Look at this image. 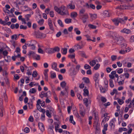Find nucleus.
Masks as SVG:
<instances>
[{"instance_id":"1","label":"nucleus","mask_w":134,"mask_h":134,"mask_svg":"<svg viewBox=\"0 0 134 134\" xmlns=\"http://www.w3.org/2000/svg\"><path fill=\"white\" fill-rule=\"evenodd\" d=\"M115 42L116 44H119L122 42L125 41L124 38L122 36H120L115 37L114 39Z\"/></svg>"},{"instance_id":"2","label":"nucleus","mask_w":134,"mask_h":134,"mask_svg":"<svg viewBox=\"0 0 134 134\" xmlns=\"http://www.w3.org/2000/svg\"><path fill=\"white\" fill-rule=\"evenodd\" d=\"M60 15H69L68 12L66 9V7L64 5H62L60 7Z\"/></svg>"},{"instance_id":"3","label":"nucleus","mask_w":134,"mask_h":134,"mask_svg":"<svg viewBox=\"0 0 134 134\" xmlns=\"http://www.w3.org/2000/svg\"><path fill=\"white\" fill-rule=\"evenodd\" d=\"M3 99L1 98L0 99V115L1 117L3 116V114L5 113V111L2 105Z\"/></svg>"},{"instance_id":"4","label":"nucleus","mask_w":134,"mask_h":134,"mask_svg":"<svg viewBox=\"0 0 134 134\" xmlns=\"http://www.w3.org/2000/svg\"><path fill=\"white\" fill-rule=\"evenodd\" d=\"M88 18V15L87 13L85 14L82 16H80V19L82 21L83 23H84L86 22Z\"/></svg>"},{"instance_id":"5","label":"nucleus","mask_w":134,"mask_h":134,"mask_svg":"<svg viewBox=\"0 0 134 134\" xmlns=\"http://www.w3.org/2000/svg\"><path fill=\"white\" fill-rule=\"evenodd\" d=\"M99 76V75L98 73H96L94 75L93 79L95 82V85L98 84L99 80L98 78Z\"/></svg>"},{"instance_id":"6","label":"nucleus","mask_w":134,"mask_h":134,"mask_svg":"<svg viewBox=\"0 0 134 134\" xmlns=\"http://www.w3.org/2000/svg\"><path fill=\"white\" fill-rule=\"evenodd\" d=\"M68 86H66L65 88V90L63 91H61L60 94V96L62 97L63 96H66L68 94Z\"/></svg>"},{"instance_id":"7","label":"nucleus","mask_w":134,"mask_h":134,"mask_svg":"<svg viewBox=\"0 0 134 134\" xmlns=\"http://www.w3.org/2000/svg\"><path fill=\"white\" fill-rule=\"evenodd\" d=\"M7 131L6 127L2 126L0 128V134H7Z\"/></svg>"},{"instance_id":"8","label":"nucleus","mask_w":134,"mask_h":134,"mask_svg":"<svg viewBox=\"0 0 134 134\" xmlns=\"http://www.w3.org/2000/svg\"><path fill=\"white\" fill-rule=\"evenodd\" d=\"M120 32L121 33L125 34H130L131 32V30L130 29L125 28H124V29L121 30Z\"/></svg>"},{"instance_id":"9","label":"nucleus","mask_w":134,"mask_h":134,"mask_svg":"<svg viewBox=\"0 0 134 134\" xmlns=\"http://www.w3.org/2000/svg\"><path fill=\"white\" fill-rule=\"evenodd\" d=\"M48 23L50 29L51 30H54V29L52 23V20L50 18L48 19Z\"/></svg>"},{"instance_id":"10","label":"nucleus","mask_w":134,"mask_h":134,"mask_svg":"<svg viewBox=\"0 0 134 134\" xmlns=\"http://www.w3.org/2000/svg\"><path fill=\"white\" fill-rule=\"evenodd\" d=\"M34 34L36 36V37L38 38H40L41 37H42L43 36V35H44L43 34L41 33L40 31L35 32Z\"/></svg>"},{"instance_id":"11","label":"nucleus","mask_w":134,"mask_h":134,"mask_svg":"<svg viewBox=\"0 0 134 134\" xmlns=\"http://www.w3.org/2000/svg\"><path fill=\"white\" fill-rule=\"evenodd\" d=\"M119 18V23L123 24H125L126 21L128 19V18L126 16H125L124 17V19L123 18Z\"/></svg>"},{"instance_id":"12","label":"nucleus","mask_w":134,"mask_h":134,"mask_svg":"<svg viewBox=\"0 0 134 134\" xmlns=\"http://www.w3.org/2000/svg\"><path fill=\"white\" fill-rule=\"evenodd\" d=\"M38 126L42 132H43L44 130V126L42 123L40 122H39Z\"/></svg>"},{"instance_id":"13","label":"nucleus","mask_w":134,"mask_h":134,"mask_svg":"<svg viewBox=\"0 0 134 134\" xmlns=\"http://www.w3.org/2000/svg\"><path fill=\"white\" fill-rule=\"evenodd\" d=\"M57 63L55 62L53 63L52 64V68L53 69L57 71H59V69L57 68Z\"/></svg>"},{"instance_id":"14","label":"nucleus","mask_w":134,"mask_h":134,"mask_svg":"<svg viewBox=\"0 0 134 134\" xmlns=\"http://www.w3.org/2000/svg\"><path fill=\"white\" fill-rule=\"evenodd\" d=\"M112 20L115 25L116 26H118L119 25V23H120L119 18L113 19Z\"/></svg>"},{"instance_id":"15","label":"nucleus","mask_w":134,"mask_h":134,"mask_svg":"<svg viewBox=\"0 0 134 134\" xmlns=\"http://www.w3.org/2000/svg\"><path fill=\"white\" fill-rule=\"evenodd\" d=\"M11 39L13 41L16 40L19 37L18 35L15 34L11 36Z\"/></svg>"},{"instance_id":"16","label":"nucleus","mask_w":134,"mask_h":134,"mask_svg":"<svg viewBox=\"0 0 134 134\" xmlns=\"http://www.w3.org/2000/svg\"><path fill=\"white\" fill-rule=\"evenodd\" d=\"M41 102V100L38 99L37 101V103L36 104V106L37 109L39 110L41 109L42 108L40 105V103Z\"/></svg>"},{"instance_id":"17","label":"nucleus","mask_w":134,"mask_h":134,"mask_svg":"<svg viewBox=\"0 0 134 134\" xmlns=\"http://www.w3.org/2000/svg\"><path fill=\"white\" fill-rule=\"evenodd\" d=\"M89 15L91 18V21H92L94 20L95 19L97 18V15L96 14H92L90 13Z\"/></svg>"},{"instance_id":"18","label":"nucleus","mask_w":134,"mask_h":134,"mask_svg":"<svg viewBox=\"0 0 134 134\" xmlns=\"http://www.w3.org/2000/svg\"><path fill=\"white\" fill-rule=\"evenodd\" d=\"M115 121V119H112L110 122L109 123V125L111 127V128L113 126V127H114V121Z\"/></svg>"},{"instance_id":"19","label":"nucleus","mask_w":134,"mask_h":134,"mask_svg":"<svg viewBox=\"0 0 134 134\" xmlns=\"http://www.w3.org/2000/svg\"><path fill=\"white\" fill-rule=\"evenodd\" d=\"M10 113L12 115L15 112V109L13 105H11L10 108Z\"/></svg>"},{"instance_id":"20","label":"nucleus","mask_w":134,"mask_h":134,"mask_svg":"<svg viewBox=\"0 0 134 134\" xmlns=\"http://www.w3.org/2000/svg\"><path fill=\"white\" fill-rule=\"evenodd\" d=\"M14 56H13L12 57V59L14 61H15L16 59V58L18 57H20V54L18 53L17 55H16L15 53H14Z\"/></svg>"},{"instance_id":"21","label":"nucleus","mask_w":134,"mask_h":134,"mask_svg":"<svg viewBox=\"0 0 134 134\" xmlns=\"http://www.w3.org/2000/svg\"><path fill=\"white\" fill-rule=\"evenodd\" d=\"M68 7H69V8L72 9H73L75 8V5L73 3H72V2L70 4H69L68 6Z\"/></svg>"},{"instance_id":"22","label":"nucleus","mask_w":134,"mask_h":134,"mask_svg":"<svg viewBox=\"0 0 134 134\" xmlns=\"http://www.w3.org/2000/svg\"><path fill=\"white\" fill-rule=\"evenodd\" d=\"M83 95L85 96H88L89 95L88 91L87 89H84V90Z\"/></svg>"},{"instance_id":"23","label":"nucleus","mask_w":134,"mask_h":134,"mask_svg":"<svg viewBox=\"0 0 134 134\" xmlns=\"http://www.w3.org/2000/svg\"><path fill=\"white\" fill-rule=\"evenodd\" d=\"M67 49L66 48H62L61 49L62 53L64 54H65L67 52Z\"/></svg>"},{"instance_id":"24","label":"nucleus","mask_w":134,"mask_h":134,"mask_svg":"<svg viewBox=\"0 0 134 134\" xmlns=\"http://www.w3.org/2000/svg\"><path fill=\"white\" fill-rule=\"evenodd\" d=\"M77 15V14L76 12H74L71 13V16L72 18L76 17Z\"/></svg>"},{"instance_id":"25","label":"nucleus","mask_w":134,"mask_h":134,"mask_svg":"<svg viewBox=\"0 0 134 134\" xmlns=\"http://www.w3.org/2000/svg\"><path fill=\"white\" fill-rule=\"evenodd\" d=\"M60 7L59 8H58L57 6H55L54 7V9L58 14H60Z\"/></svg>"},{"instance_id":"26","label":"nucleus","mask_w":134,"mask_h":134,"mask_svg":"<svg viewBox=\"0 0 134 134\" xmlns=\"http://www.w3.org/2000/svg\"><path fill=\"white\" fill-rule=\"evenodd\" d=\"M60 86L63 88H65L66 87V83L65 81H63L60 83Z\"/></svg>"},{"instance_id":"27","label":"nucleus","mask_w":134,"mask_h":134,"mask_svg":"<svg viewBox=\"0 0 134 134\" xmlns=\"http://www.w3.org/2000/svg\"><path fill=\"white\" fill-rule=\"evenodd\" d=\"M104 15L105 17H109L110 16V13L108 11L105 10L104 12Z\"/></svg>"},{"instance_id":"28","label":"nucleus","mask_w":134,"mask_h":134,"mask_svg":"<svg viewBox=\"0 0 134 134\" xmlns=\"http://www.w3.org/2000/svg\"><path fill=\"white\" fill-rule=\"evenodd\" d=\"M83 101L84 103L86 106L87 107L88 105V100L87 98H84L83 99Z\"/></svg>"},{"instance_id":"29","label":"nucleus","mask_w":134,"mask_h":134,"mask_svg":"<svg viewBox=\"0 0 134 134\" xmlns=\"http://www.w3.org/2000/svg\"><path fill=\"white\" fill-rule=\"evenodd\" d=\"M73 116H70V117L69 121H70L71 123H72L74 125L75 124V122L73 120Z\"/></svg>"},{"instance_id":"30","label":"nucleus","mask_w":134,"mask_h":134,"mask_svg":"<svg viewBox=\"0 0 134 134\" xmlns=\"http://www.w3.org/2000/svg\"><path fill=\"white\" fill-rule=\"evenodd\" d=\"M109 85L110 87L113 88L114 87V85L113 84V81L111 79H110L109 80Z\"/></svg>"},{"instance_id":"31","label":"nucleus","mask_w":134,"mask_h":134,"mask_svg":"<svg viewBox=\"0 0 134 134\" xmlns=\"http://www.w3.org/2000/svg\"><path fill=\"white\" fill-rule=\"evenodd\" d=\"M96 63V61L95 60H93L89 62V64L92 66H94Z\"/></svg>"},{"instance_id":"32","label":"nucleus","mask_w":134,"mask_h":134,"mask_svg":"<svg viewBox=\"0 0 134 134\" xmlns=\"http://www.w3.org/2000/svg\"><path fill=\"white\" fill-rule=\"evenodd\" d=\"M85 12V10L84 9H81L79 12V15H80V16H82V15H84V14H83Z\"/></svg>"},{"instance_id":"33","label":"nucleus","mask_w":134,"mask_h":134,"mask_svg":"<svg viewBox=\"0 0 134 134\" xmlns=\"http://www.w3.org/2000/svg\"><path fill=\"white\" fill-rule=\"evenodd\" d=\"M34 41V44H32L31 48V49L33 50H34L36 48L35 45L37 43V42L36 41Z\"/></svg>"},{"instance_id":"34","label":"nucleus","mask_w":134,"mask_h":134,"mask_svg":"<svg viewBox=\"0 0 134 134\" xmlns=\"http://www.w3.org/2000/svg\"><path fill=\"white\" fill-rule=\"evenodd\" d=\"M82 80L84 82L86 83H88L89 82V80L88 78L84 77L82 78Z\"/></svg>"},{"instance_id":"35","label":"nucleus","mask_w":134,"mask_h":134,"mask_svg":"<svg viewBox=\"0 0 134 134\" xmlns=\"http://www.w3.org/2000/svg\"><path fill=\"white\" fill-rule=\"evenodd\" d=\"M36 92V90L34 88H32L29 90V92L31 93L34 94Z\"/></svg>"},{"instance_id":"36","label":"nucleus","mask_w":134,"mask_h":134,"mask_svg":"<svg viewBox=\"0 0 134 134\" xmlns=\"http://www.w3.org/2000/svg\"><path fill=\"white\" fill-rule=\"evenodd\" d=\"M38 85V83H36L35 82H32L30 83L29 84V85L31 87H33L34 86Z\"/></svg>"},{"instance_id":"37","label":"nucleus","mask_w":134,"mask_h":134,"mask_svg":"<svg viewBox=\"0 0 134 134\" xmlns=\"http://www.w3.org/2000/svg\"><path fill=\"white\" fill-rule=\"evenodd\" d=\"M74 31L76 32V34L77 35H79L81 33L80 31L78 30V28H75L74 29Z\"/></svg>"},{"instance_id":"38","label":"nucleus","mask_w":134,"mask_h":134,"mask_svg":"<svg viewBox=\"0 0 134 134\" xmlns=\"http://www.w3.org/2000/svg\"><path fill=\"white\" fill-rule=\"evenodd\" d=\"M65 22L66 24L69 23L71 22V19L68 18L66 19L65 20Z\"/></svg>"},{"instance_id":"39","label":"nucleus","mask_w":134,"mask_h":134,"mask_svg":"<svg viewBox=\"0 0 134 134\" xmlns=\"http://www.w3.org/2000/svg\"><path fill=\"white\" fill-rule=\"evenodd\" d=\"M118 92L117 91L116 89H114L112 91L110 92V94L113 96L114 95V93L117 94Z\"/></svg>"},{"instance_id":"40","label":"nucleus","mask_w":134,"mask_h":134,"mask_svg":"<svg viewBox=\"0 0 134 134\" xmlns=\"http://www.w3.org/2000/svg\"><path fill=\"white\" fill-rule=\"evenodd\" d=\"M16 3V5H24L25 3L23 1H21L20 2H18V1H17Z\"/></svg>"},{"instance_id":"41","label":"nucleus","mask_w":134,"mask_h":134,"mask_svg":"<svg viewBox=\"0 0 134 134\" xmlns=\"http://www.w3.org/2000/svg\"><path fill=\"white\" fill-rule=\"evenodd\" d=\"M58 23L59 24V25L61 27H63L64 25L62 21L60 20H58Z\"/></svg>"},{"instance_id":"42","label":"nucleus","mask_w":134,"mask_h":134,"mask_svg":"<svg viewBox=\"0 0 134 134\" xmlns=\"http://www.w3.org/2000/svg\"><path fill=\"white\" fill-rule=\"evenodd\" d=\"M8 52L6 50H5L3 51L2 53H3V55H4V58H5L6 56H7V54H8Z\"/></svg>"},{"instance_id":"43","label":"nucleus","mask_w":134,"mask_h":134,"mask_svg":"<svg viewBox=\"0 0 134 134\" xmlns=\"http://www.w3.org/2000/svg\"><path fill=\"white\" fill-rule=\"evenodd\" d=\"M88 27L92 29H95L96 28V26L93 25L89 24L88 25Z\"/></svg>"},{"instance_id":"44","label":"nucleus","mask_w":134,"mask_h":134,"mask_svg":"<svg viewBox=\"0 0 134 134\" xmlns=\"http://www.w3.org/2000/svg\"><path fill=\"white\" fill-rule=\"evenodd\" d=\"M127 129L126 128H120L119 129V131L120 132H121L123 131H127Z\"/></svg>"},{"instance_id":"45","label":"nucleus","mask_w":134,"mask_h":134,"mask_svg":"<svg viewBox=\"0 0 134 134\" xmlns=\"http://www.w3.org/2000/svg\"><path fill=\"white\" fill-rule=\"evenodd\" d=\"M86 42L84 41H81L80 43H79L81 44V46L82 48L86 44Z\"/></svg>"},{"instance_id":"46","label":"nucleus","mask_w":134,"mask_h":134,"mask_svg":"<svg viewBox=\"0 0 134 134\" xmlns=\"http://www.w3.org/2000/svg\"><path fill=\"white\" fill-rule=\"evenodd\" d=\"M100 90L101 92L104 93L105 91H107V90L106 89L103 88L102 87H101L100 88Z\"/></svg>"},{"instance_id":"47","label":"nucleus","mask_w":134,"mask_h":134,"mask_svg":"<svg viewBox=\"0 0 134 134\" xmlns=\"http://www.w3.org/2000/svg\"><path fill=\"white\" fill-rule=\"evenodd\" d=\"M126 64H127L126 66L128 68H130L132 66V64L130 62H128L127 63V62H125L124 65Z\"/></svg>"},{"instance_id":"48","label":"nucleus","mask_w":134,"mask_h":134,"mask_svg":"<svg viewBox=\"0 0 134 134\" xmlns=\"http://www.w3.org/2000/svg\"><path fill=\"white\" fill-rule=\"evenodd\" d=\"M74 47H76L77 50H78L79 49H81L82 48L81 47V46L78 44L75 45L74 46Z\"/></svg>"},{"instance_id":"49","label":"nucleus","mask_w":134,"mask_h":134,"mask_svg":"<svg viewBox=\"0 0 134 134\" xmlns=\"http://www.w3.org/2000/svg\"><path fill=\"white\" fill-rule=\"evenodd\" d=\"M45 92H44V91H42L40 95V96L41 98H43L44 97H45Z\"/></svg>"},{"instance_id":"50","label":"nucleus","mask_w":134,"mask_h":134,"mask_svg":"<svg viewBox=\"0 0 134 134\" xmlns=\"http://www.w3.org/2000/svg\"><path fill=\"white\" fill-rule=\"evenodd\" d=\"M121 80V81H120L118 82V83L119 85H122L124 83L125 79H123Z\"/></svg>"},{"instance_id":"51","label":"nucleus","mask_w":134,"mask_h":134,"mask_svg":"<svg viewBox=\"0 0 134 134\" xmlns=\"http://www.w3.org/2000/svg\"><path fill=\"white\" fill-rule=\"evenodd\" d=\"M80 53L81 54L82 57H85L86 58H87V57L86 56V54L83 51H80Z\"/></svg>"},{"instance_id":"52","label":"nucleus","mask_w":134,"mask_h":134,"mask_svg":"<svg viewBox=\"0 0 134 134\" xmlns=\"http://www.w3.org/2000/svg\"><path fill=\"white\" fill-rule=\"evenodd\" d=\"M119 53L120 54H125L126 52L125 50L122 49L119 51Z\"/></svg>"},{"instance_id":"53","label":"nucleus","mask_w":134,"mask_h":134,"mask_svg":"<svg viewBox=\"0 0 134 134\" xmlns=\"http://www.w3.org/2000/svg\"><path fill=\"white\" fill-rule=\"evenodd\" d=\"M37 75V73L36 71H34L33 72V74H32L33 77H36Z\"/></svg>"},{"instance_id":"54","label":"nucleus","mask_w":134,"mask_h":134,"mask_svg":"<svg viewBox=\"0 0 134 134\" xmlns=\"http://www.w3.org/2000/svg\"><path fill=\"white\" fill-rule=\"evenodd\" d=\"M108 127V124L107 123L104 125L103 130L105 131H106L107 130V127Z\"/></svg>"},{"instance_id":"55","label":"nucleus","mask_w":134,"mask_h":134,"mask_svg":"<svg viewBox=\"0 0 134 134\" xmlns=\"http://www.w3.org/2000/svg\"><path fill=\"white\" fill-rule=\"evenodd\" d=\"M20 48L19 47H18L16 48V50L14 53H18V54L19 53L20 54Z\"/></svg>"},{"instance_id":"56","label":"nucleus","mask_w":134,"mask_h":134,"mask_svg":"<svg viewBox=\"0 0 134 134\" xmlns=\"http://www.w3.org/2000/svg\"><path fill=\"white\" fill-rule=\"evenodd\" d=\"M84 68L85 69H90L91 67L88 65L85 64L84 66Z\"/></svg>"},{"instance_id":"57","label":"nucleus","mask_w":134,"mask_h":134,"mask_svg":"<svg viewBox=\"0 0 134 134\" xmlns=\"http://www.w3.org/2000/svg\"><path fill=\"white\" fill-rule=\"evenodd\" d=\"M117 56L115 55H113L111 57V59L113 61H115L116 59Z\"/></svg>"},{"instance_id":"58","label":"nucleus","mask_w":134,"mask_h":134,"mask_svg":"<svg viewBox=\"0 0 134 134\" xmlns=\"http://www.w3.org/2000/svg\"><path fill=\"white\" fill-rule=\"evenodd\" d=\"M46 112V115L49 118L51 117V116L49 112V111L48 110H47Z\"/></svg>"},{"instance_id":"59","label":"nucleus","mask_w":134,"mask_h":134,"mask_svg":"<svg viewBox=\"0 0 134 134\" xmlns=\"http://www.w3.org/2000/svg\"><path fill=\"white\" fill-rule=\"evenodd\" d=\"M118 102L120 105H121L124 102V101L122 100L121 99H119L118 100Z\"/></svg>"},{"instance_id":"60","label":"nucleus","mask_w":134,"mask_h":134,"mask_svg":"<svg viewBox=\"0 0 134 134\" xmlns=\"http://www.w3.org/2000/svg\"><path fill=\"white\" fill-rule=\"evenodd\" d=\"M24 131L26 133H28L30 131V129L28 127H26L24 129Z\"/></svg>"},{"instance_id":"61","label":"nucleus","mask_w":134,"mask_h":134,"mask_svg":"<svg viewBox=\"0 0 134 134\" xmlns=\"http://www.w3.org/2000/svg\"><path fill=\"white\" fill-rule=\"evenodd\" d=\"M77 96L78 98L80 100H82V96L79 93L77 94Z\"/></svg>"},{"instance_id":"62","label":"nucleus","mask_w":134,"mask_h":134,"mask_svg":"<svg viewBox=\"0 0 134 134\" xmlns=\"http://www.w3.org/2000/svg\"><path fill=\"white\" fill-rule=\"evenodd\" d=\"M56 77V74L55 73H52L51 74V77L53 79Z\"/></svg>"},{"instance_id":"63","label":"nucleus","mask_w":134,"mask_h":134,"mask_svg":"<svg viewBox=\"0 0 134 134\" xmlns=\"http://www.w3.org/2000/svg\"><path fill=\"white\" fill-rule=\"evenodd\" d=\"M35 54V52L33 51H29V53L28 54V55L30 56L31 55H33Z\"/></svg>"},{"instance_id":"64","label":"nucleus","mask_w":134,"mask_h":134,"mask_svg":"<svg viewBox=\"0 0 134 134\" xmlns=\"http://www.w3.org/2000/svg\"><path fill=\"white\" fill-rule=\"evenodd\" d=\"M100 66V65L98 64H97L94 67V69L95 70L98 69Z\"/></svg>"}]
</instances>
